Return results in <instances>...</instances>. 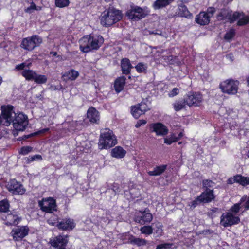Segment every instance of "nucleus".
I'll return each mask as SVG.
<instances>
[{"instance_id": "nucleus-1", "label": "nucleus", "mask_w": 249, "mask_h": 249, "mask_svg": "<svg viewBox=\"0 0 249 249\" xmlns=\"http://www.w3.org/2000/svg\"><path fill=\"white\" fill-rule=\"evenodd\" d=\"M104 42V39L101 35H87L81 39L80 49L81 52L87 53L98 50Z\"/></svg>"}, {"instance_id": "nucleus-2", "label": "nucleus", "mask_w": 249, "mask_h": 249, "mask_svg": "<svg viewBox=\"0 0 249 249\" xmlns=\"http://www.w3.org/2000/svg\"><path fill=\"white\" fill-rule=\"evenodd\" d=\"M118 143L116 136L108 128H102L98 140V146L100 150L109 149Z\"/></svg>"}, {"instance_id": "nucleus-3", "label": "nucleus", "mask_w": 249, "mask_h": 249, "mask_svg": "<svg viewBox=\"0 0 249 249\" xmlns=\"http://www.w3.org/2000/svg\"><path fill=\"white\" fill-rule=\"evenodd\" d=\"M122 18L121 11L114 8H109L102 13L101 23L104 27H109L121 20Z\"/></svg>"}, {"instance_id": "nucleus-4", "label": "nucleus", "mask_w": 249, "mask_h": 249, "mask_svg": "<svg viewBox=\"0 0 249 249\" xmlns=\"http://www.w3.org/2000/svg\"><path fill=\"white\" fill-rule=\"evenodd\" d=\"M88 124L85 119L73 121L72 116H68L63 122V131L67 130L72 133L79 131Z\"/></svg>"}, {"instance_id": "nucleus-5", "label": "nucleus", "mask_w": 249, "mask_h": 249, "mask_svg": "<svg viewBox=\"0 0 249 249\" xmlns=\"http://www.w3.org/2000/svg\"><path fill=\"white\" fill-rule=\"evenodd\" d=\"M12 123L14 128L13 133L14 135H17L18 132L25 129L28 124L27 116L22 113H18Z\"/></svg>"}, {"instance_id": "nucleus-6", "label": "nucleus", "mask_w": 249, "mask_h": 249, "mask_svg": "<svg viewBox=\"0 0 249 249\" xmlns=\"http://www.w3.org/2000/svg\"><path fill=\"white\" fill-rule=\"evenodd\" d=\"M1 123L4 120L3 124L9 126L18 113H16L14 110V107L11 105H3L1 107Z\"/></svg>"}, {"instance_id": "nucleus-7", "label": "nucleus", "mask_w": 249, "mask_h": 249, "mask_svg": "<svg viewBox=\"0 0 249 249\" xmlns=\"http://www.w3.org/2000/svg\"><path fill=\"white\" fill-rule=\"evenodd\" d=\"M203 95L200 92L190 91L186 94L183 100L189 107H199L203 101Z\"/></svg>"}, {"instance_id": "nucleus-8", "label": "nucleus", "mask_w": 249, "mask_h": 249, "mask_svg": "<svg viewBox=\"0 0 249 249\" xmlns=\"http://www.w3.org/2000/svg\"><path fill=\"white\" fill-rule=\"evenodd\" d=\"M239 81L232 79L226 80L220 85L222 91L228 94L234 95L237 93Z\"/></svg>"}, {"instance_id": "nucleus-9", "label": "nucleus", "mask_w": 249, "mask_h": 249, "mask_svg": "<svg viewBox=\"0 0 249 249\" xmlns=\"http://www.w3.org/2000/svg\"><path fill=\"white\" fill-rule=\"evenodd\" d=\"M153 219L152 214L150 213L148 208H145L143 211H139L136 212L134 220L141 225L149 223Z\"/></svg>"}, {"instance_id": "nucleus-10", "label": "nucleus", "mask_w": 249, "mask_h": 249, "mask_svg": "<svg viewBox=\"0 0 249 249\" xmlns=\"http://www.w3.org/2000/svg\"><path fill=\"white\" fill-rule=\"evenodd\" d=\"M42 43V39L37 36H33L30 37L23 39L21 47L28 51L33 50L36 47Z\"/></svg>"}, {"instance_id": "nucleus-11", "label": "nucleus", "mask_w": 249, "mask_h": 249, "mask_svg": "<svg viewBox=\"0 0 249 249\" xmlns=\"http://www.w3.org/2000/svg\"><path fill=\"white\" fill-rule=\"evenodd\" d=\"M220 223L224 227L231 226L239 224L240 218L235 216L232 213L226 212L223 213L220 217Z\"/></svg>"}, {"instance_id": "nucleus-12", "label": "nucleus", "mask_w": 249, "mask_h": 249, "mask_svg": "<svg viewBox=\"0 0 249 249\" xmlns=\"http://www.w3.org/2000/svg\"><path fill=\"white\" fill-rule=\"evenodd\" d=\"M146 15L143 9L138 6H131V9L126 13V16L128 18L134 20H140L144 18Z\"/></svg>"}, {"instance_id": "nucleus-13", "label": "nucleus", "mask_w": 249, "mask_h": 249, "mask_svg": "<svg viewBox=\"0 0 249 249\" xmlns=\"http://www.w3.org/2000/svg\"><path fill=\"white\" fill-rule=\"evenodd\" d=\"M39 206L41 210L46 213H52L56 210L55 200L50 197L39 201Z\"/></svg>"}, {"instance_id": "nucleus-14", "label": "nucleus", "mask_w": 249, "mask_h": 249, "mask_svg": "<svg viewBox=\"0 0 249 249\" xmlns=\"http://www.w3.org/2000/svg\"><path fill=\"white\" fill-rule=\"evenodd\" d=\"M7 188L9 192L16 195H22L26 191L23 185L15 179H12L8 182Z\"/></svg>"}, {"instance_id": "nucleus-15", "label": "nucleus", "mask_w": 249, "mask_h": 249, "mask_svg": "<svg viewBox=\"0 0 249 249\" xmlns=\"http://www.w3.org/2000/svg\"><path fill=\"white\" fill-rule=\"evenodd\" d=\"M29 229L27 226H20L14 229L11 232V235L15 241H19L28 234Z\"/></svg>"}, {"instance_id": "nucleus-16", "label": "nucleus", "mask_w": 249, "mask_h": 249, "mask_svg": "<svg viewBox=\"0 0 249 249\" xmlns=\"http://www.w3.org/2000/svg\"><path fill=\"white\" fill-rule=\"evenodd\" d=\"M86 117L91 124H99L100 113L95 107H91L88 109Z\"/></svg>"}, {"instance_id": "nucleus-17", "label": "nucleus", "mask_w": 249, "mask_h": 249, "mask_svg": "<svg viewBox=\"0 0 249 249\" xmlns=\"http://www.w3.org/2000/svg\"><path fill=\"white\" fill-rule=\"evenodd\" d=\"M151 131L155 132L157 136H165L168 133V129L161 123H152L150 125Z\"/></svg>"}, {"instance_id": "nucleus-18", "label": "nucleus", "mask_w": 249, "mask_h": 249, "mask_svg": "<svg viewBox=\"0 0 249 249\" xmlns=\"http://www.w3.org/2000/svg\"><path fill=\"white\" fill-rule=\"evenodd\" d=\"M227 183L229 184L237 183L243 186H246L249 185V177L243 176L241 174H236L233 177L229 178Z\"/></svg>"}, {"instance_id": "nucleus-19", "label": "nucleus", "mask_w": 249, "mask_h": 249, "mask_svg": "<svg viewBox=\"0 0 249 249\" xmlns=\"http://www.w3.org/2000/svg\"><path fill=\"white\" fill-rule=\"evenodd\" d=\"M4 223L7 226L18 224L20 221V219L17 215L11 213L6 212L1 215Z\"/></svg>"}, {"instance_id": "nucleus-20", "label": "nucleus", "mask_w": 249, "mask_h": 249, "mask_svg": "<svg viewBox=\"0 0 249 249\" xmlns=\"http://www.w3.org/2000/svg\"><path fill=\"white\" fill-rule=\"evenodd\" d=\"M199 196L201 199L203 204L210 203L214 200L216 198L214 190H205Z\"/></svg>"}, {"instance_id": "nucleus-21", "label": "nucleus", "mask_w": 249, "mask_h": 249, "mask_svg": "<svg viewBox=\"0 0 249 249\" xmlns=\"http://www.w3.org/2000/svg\"><path fill=\"white\" fill-rule=\"evenodd\" d=\"M211 17L207 12L202 11L197 15L195 18L196 22L201 25H208L210 21Z\"/></svg>"}, {"instance_id": "nucleus-22", "label": "nucleus", "mask_w": 249, "mask_h": 249, "mask_svg": "<svg viewBox=\"0 0 249 249\" xmlns=\"http://www.w3.org/2000/svg\"><path fill=\"white\" fill-rule=\"evenodd\" d=\"M126 81V78L124 76L118 77L115 80L113 87L117 93H120L124 89Z\"/></svg>"}, {"instance_id": "nucleus-23", "label": "nucleus", "mask_w": 249, "mask_h": 249, "mask_svg": "<svg viewBox=\"0 0 249 249\" xmlns=\"http://www.w3.org/2000/svg\"><path fill=\"white\" fill-rule=\"evenodd\" d=\"M121 68L123 74L128 75L130 73L133 67L128 58H124L121 61Z\"/></svg>"}, {"instance_id": "nucleus-24", "label": "nucleus", "mask_w": 249, "mask_h": 249, "mask_svg": "<svg viewBox=\"0 0 249 249\" xmlns=\"http://www.w3.org/2000/svg\"><path fill=\"white\" fill-rule=\"evenodd\" d=\"M167 168V165L161 164L156 166L153 171H149L147 174L150 176H158L162 174Z\"/></svg>"}, {"instance_id": "nucleus-25", "label": "nucleus", "mask_w": 249, "mask_h": 249, "mask_svg": "<svg viewBox=\"0 0 249 249\" xmlns=\"http://www.w3.org/2000/svg\"><path fill=\"white\" fill-rule=\"evenodd\" d=\"M126 154L125 150L120 146H117L111 150V155L112 157L122 159L125 157Z\"/></svg>"}, {"instance_id": "nucleus-26", "label": "nucleus", "mask_w": 249, "mask_h": 249, "mask_svg": "<svg viewBox=\"0 0 249 249\" xmlns=\"http://www.w3.org/2000/svg\"><path fill=\"white\" fill-rule=\"evenodd\" d=\"M175 0H156L153 3L152 7L154 10H159L169 5Z\"/></svg>"}, {"instance_id": "nucleus-27", "label": "nucleus", "mask_w": 249, "mask_h": 249, "mask_svg": "<svg viewBox=\"0 0 249 249\" xmlns=\"http://www.w3.org/2000/svg\"><path fill=\"white\" fill-rule=\"evenodd\" d=\"M128 243L133 245H137L138 247L144 246L147 243V241L144 239L137 238L131 234L128 237Z\"/></svg>"}, {"instance_id": "nucleus-28", "label": "nucleus", "mask_w": 249, "mask_h": 249, "mask_svg": "<svg viewBox=\"0 0 249 249\" xmlns=\"http://www.w3.org/2000/svg\"><path fill=\"white\" fill-rule=\"evenodd\" d=\"M178 15L181 17H185L190 18L193 17L192 14L189 12L187 7L184 4L179 5L178 8Z\"/></svg>"}, {"instance_id": "nucleus-29", "label": "nucleus", "mask_w": 249, "mask_h": 249, "mask_svg": "<svg viewBox=\"0 0 249 249\" xmlns=\"http://www.w3.org/2000/svg\"><path fill=\"white\" fill-rule=\"evenodd\" d=\"M247 198V195H244L240 199L239 202L234 204L229 210V213H232V214H236L240 211L241 205L245 201Z\"/></svg>"}, {"instance_id": "nucleus-30", "label": "nucleus", "mask_w": 249, "mask_h": 249, "mask_svg": "<svg viewBox=\"0 0 249 249\" xmlns=\"http://www.w3.org/2000/svg\"><path fill=\"white\" fill-rule=\"evenodd\" d=\"M76 226L73 219L71 218L63 219V231H72Z\"/></svg>"}, {"instance_id": "nucleus-31", "label": "nucleus", "mask_w": 249, "mask_h": 249, "mask_svg": "<svg viewBox=\"0 0 249 249\" xmlns=\"http://www.w3.org/2000/svg\"><path fill=\"white\" fill-rule=\"evenodd\" d=\"M50 243L55 249H62V236H59L51 239Z\"/></svg>"}, {"instance_id": "nucleus-32", "label": "nucleus", "mask_w": 249, "mask_h": 249, "mask_svg": "<svg viewBox=\"0 0 249 249\" xmlns=\"http://www.w3.org/2000/svg\"><path fill=\"white\" fill-rule=\"evenodd\" d=\"M79 75V73L78 71L71 69L63 74V77H66L68 79L73 81L75 80Z\"/></svg>"}, {"instance_id": "nucleus-33", "label": "nucleus", "mask_w": 249, "mask_h": 249, "mask_svg": "<svg viewBox=\"0 0 249 249\" xmlns=\"http://www.w3.org/2000/svg\"><path fill=\"white\" fill-rule=\"evenodd\" d=\"M231 11V10H229L226 8L221 9L220 12L217 15V19L219 20L229 19V17L230 16Z\"/></svg>"}, {"instance_id": "nucleus-34", "label": "nucleus", "mask_w": 249, "mask_h": 249, "mask_svg": "<svg viewBox=\"0 0 249 249\" xmlns=\"http://www.w3.org/2000/svg\"><path fill=\"white\" fill-rule=\"evenodd\" d=\"M36 72L30 69L24 70L22 72V75L28 80H34Z\"/></svg>"}, {"instance_id": "nucleus-35", "label": "nucleus", "mask_w": 249, "mask_h": 249, "mask_svg": "<svg viewBox=\"0 0 249 249\" xmlns=\"http://www.w3.org/2000/svg\"><path fill=\"white\" fill-rule=\"evenodd\" d=\"M202 188L205 190H213V187L215 185V183L212 180L208 179H205L202 180Z\"/></svg>"}, {"instance_id": "nucleus-36", "label": "nucleus", "mask_w": 249, "mask_h": 249, "mask_svg": "<svg viewBox=\"0 0 249 249\" xmlns=\"http://www.w3.org/2000/svg\"><path fill=\"white\" fill-rule=\"evenodd\" d=\"M186 104L184 101H176L172 105L174 109L176 111H179L186 107Z\"/></svg>"}, {"instance_id": "nucleus-37", "label": "nucleus", "mask_w": 249, "mask_h": 249, "mask_svg": "<svg viewBox=\"0 0 249 249\" xmlns=\"http://www.w3.org/2000/svg\"><path fill=\"white\" fill-rule=\"evenodd\" d=\"M163 59L170 65H174L178 62V56L173 55L163 56Z\"/></svg>"}, {"instance_id": "nucleus-38", "label": "nucleus", "mask_w": 249, "mask_h": 249, "mask_svg": "<svg viewBox=\"0 0 249 249\" xmlns=\"http://www.w3.org/2000/svg\"><path fill=\"white\" fill-rule=\"evenodd\" d=\"M35 82L37 84H42L45 83L47 81L46 76L44 75L38 74L36 73V76L34 79Z\"/></svg>"}, {"instance_id": "nucleus-39", "label": "nucleus", "mask_w": 249, "mask_h": 249, "mask_svg": "<svg viewBox=\"0 0 249 249\" xmlns=\"http://www.w3.org/2000/svg\"><path fill=\"white\" fill-rule=\"evenodd\" d=\"M201 203H203L202 201L199 196H198L194 200L189 203L188 206L190 207V209H194Z\"/></svg>"}, {"instance_id": "nucleus-40", "label": "nucleus", "mask_w": 249, "mask_h": 249, "mask_svg": "<svg viewBox=\"0 0 249 249\" xmlns=\"http://www.w3.org/2000/svg\"><path fill=\"white\" fill-rule=\"evenodd\" d=\"M131 114L135 119H138L143 114L141 112L140 108L136 105L131 106Z\"/></svg>"}, {"instance_id": "nucleus-41", "label": "nucleus", "mask_w": 249, "mask_h": 249, "mask_svg": "<svg viewBox=\"0 0 249 249\" xmlns=\"http://www.w3.org/2000/svg\"><path fill=\"white\" fill-rule=\"evenodd\" d=\"M9 208V204L7 199L0 201V211L4 213L7 212Z\"/></svg>"}, {"instance_id": "nucleus-42", "label": "nucleus", "mask_w": 249, "mask_h": 249, "mask_svg": "<svg viewBox=\"0 0 249 249\" xmlns=\"http://www.w3.org/2000/svg\"><path fill=\"white\" fill-rule=\"evenodd\" d=\"M235 36V31L233 28L230 29L226 33L224 38L226 40H230L232 39Z\"/></svg>"}, {"instance_id": "nucleus-43", "label": "nucleus", "mask_w": 249, "mask_h": 249, "mask_svg": "<svg viewBox=\"0 0 249 249\" xmlns=\"http://www.w3.org/2000/svg\"><path fill=\"white\" fill-rule=\"evenodd\" d=\"M153 228L151 226H143L140 229V231L142 233L147 235H150L153 233Z\"/></svg>"}, {"instance_id": "nucleus-44", "label": "nucleus", "mask_w": 249, "mask_h": 249, "mask_svg": "<svg viewBox=\"0 0 249 249\" xmlns=\"http://www.w3.org/2000/svg\"><path fill=\"white\" fill-rule=\"evenodd\" d=\"M241 16V14L238 12H235L232 14V11H231L230 16L229 18V21L231 23H233L235 21L238 19Z\"/></svg>"}, {"instance_id": "nucleus-45", "label": "nucleus", "mask_w": 249, "mask_h": 249, "mask_svg": "<svg viewBox=\"0 0 249 249\" xmlns=\"http://www.w3.org/2000/svg\"><path fill=\"white\" fill-rule=\"evenodd\" d=\"M41 10V7L40 6H36V4L33 2H32L31 3V5L28 7H27L25 9V12L28 13H31L33 12L34 10Z\"/></svg>"}, {"instance_id": "nucleus-46", "label": "nucleus", "mask_w": 249, "mask_h": 249, "mask_svg": "<svg viewBox=\"0 0 249 249\" xmlns=\"http://www.w3.org/2000/svg\"><path fill=\"white\" fill-rule=\"evenodd\" d=\"M137 71L139 73L146 72L147 66L142 62H139L135 66Z\"/></svg>"}, {"instance_id": "nucleus-47", "label": "nucleus", "mask_w": 249, "mask_h": 249, "mask_svg": "<svg viewBox=\"0 0 249 249\" xmlns=\"http://www.w3.org/2000/svg\"><path fill=\"white\" fill-rule=\"evenodd\" d=\"M174 245L172 243H165L158 245L156 249H170L173 248Z\"/></svg>"}, {"instance_id": "nucleus-48", "label": "nucleus", "mask_w": 249, "mask_h": 249, "mask_svg": "<svg viewBox=\"0 0 249 249\" xmlns=\"http://www.w3.org/2000/svg\"><path fill=\"white\" fill-rule=\"evenodd\" d=\"M136 106L138 107L139 108H140L141 112L143 114H144L146 111L149 110L147 105L144 102H142L141 103L138 104Z\"/></svg>"}, {"instance_id": "nucleus-49", "label": "nucleus", "mask_w": 249, "mask_h": 249, "mask_svg": "<svg viewBox=\"0 0 249 249\" xmlns=\"http://www.w3.org/2000/svg\"><path fill=\"white\" fill-rule=\"evenodd\" d=\"M177 142L178 141L176 139V136L174 134H173L170 137L164 139V143L168 145H171L173 142Z\"/></svg>"}, {"instance_id": "nucleus-50", "label": "nucleus", "mask_w": 249, "mask_h": 249, "mask_svg": "<svg viewBox=\"0 0 249 249\" xmlns=\"http://www.w3.org/2000/svg\"><path fill=\"white\" fill-rule=\"evenodd\" d=\"M249 23V16H246L240 18L237 22V25L239 26L247 25Z\"/></svg>"}, {"instance_id": "nucleus-51", "label": "nucleus", "mask_w": 249, "mask_h": 249, "mask_svg": "<svg viewBox=\"0 0 249 249\" xmlns=\"http://www.w3.org/2000/svg\"><path fill=\"white\" fill-rule=\"evenodd\" d=\"M33 148L29 146H23L21 148L19 153L20 154L25 155L28 154L32 151Z\"/></svg>"}, {"instance_id": "nucleus-52", "label": "nucleus", "mask_w": 249, "mask_h": 249, "mask_svg": "<svg viewBox=\"0 0 249 249\" xmlns=\"http://www.w3.org/2000/svg\"><path fill=\"white\" fill-rule=\"evenodd\" d=\"M28 160L30 161H33L34 160H42V157L40 155H35L28 158Z\"/></svg>"}, {"instance_id": "nucleus-53", "label": "nucleus", "mask_w": 249, "mask_h": 249, "mask_svg": "<svg viewBox=\"0 0 249 249\" xmlns=\"http://www.w3.org/2000/svg\"><path fill=\"white\" fill-rule=\"evenodd\" d=\"M179 93V89L177 88H174L171 91H170L169 95L170 97H174Z\"/></svg>"}, {"instance_id": "nucleus-54", "label": "nucleus", "mask_w": 249, "mask_h": 249, "mask_svg": "<svg viewBox=\"0 0 249 249\" xmlns=\"http://www.w3.org/2000/svg\"><path fill=\"white\" fill-rule=\"evenodd\" d=\"M147 123L146 120L144 119L139 120L135 124L136 128H138L141 127L142 125L145 124Z\"/></svg>"}, {"instance_id": "nucleus-55", "label": "nucleus", "mask_w": 249, "mask_h": 249, "mask_svg": "<svg viewBox=\"0 0 249 249\" xmlns=\"http://www.w3.org/2000/svg\"><path fill=\"white\" fill-rule=\"evenodd\" d=\"M242 205V207L245 209V210H249V196H247L246 199L244 201Z\"/></svg>"}, {"instance_id": "nucleus-56", "label": "nucleus", "mask_w": 249, "mask_h": 249, "mask_svg": "<svg viewBox=\"0 0 249 249\" xmlns=\"http://www.w3.org/2000/svg\"><path fill=\"white\" fill-rule=\"evenodd\" d=\"M215 9L214 7H210L208 8L207 13H208V14H210L212 16H213V14L215 13Z\"/></svg>"}, {"instance_id": "nucleus-57", "label": "nucleus", "mask_w": 249, "mask_h": 249, "mask_svg": "<svg viewBox=\"0 0 249 249\" xmlns=\"http://www.w3.org/2000/svg\"><path fill=\"white\" fill-rule=\"evenodd\" d=\"M55 4L56 6L62 8V0H56Z\"/></svg>"}, {"instance_id": "nucleus-58", "label": "nucleus", "mask_w": 249, "mask_h": 249, "mask_svg": "<svg viewBox=\"0 0 249 249\" xmlns=\"http://www.w3.org/2000/svg\"><path fill=\"white\" fill-rule=\"evenodd\" d=\"M68 237V236L67 235L65 236L63 235V248H65V247L67 245V244L68 242V240L67 239Z\"/></svg>"}, {"instance_id": "nucleus-59", "label": "nucleus", "mask_w": 249, "mask_h": 249, "mask_svg": "<svg viewBox=\"0 0 249 249\" xmlns=\"http://www.w3.org/2000/svg\"><path fill=\"white\" fill-rule=\"evenodd\" d=\"M183 134L182 132H179V133L178 134V136H176V139L177 140V141H178L179 140H180L182 137H183Z\"/></svg>"}, {"instance_id": "nucleus-60", "label": "nucleus", "mask_w": 249, "mask_h": 249, "mask_svg": "<svg viewBox=\"0 0 249 249\" xmlns=\"http://www.w3.org/2000/svg\"><path fill=\"white\" fill-rule=\"evenodd\" d=\"M69 3V0H63V7L68 6Z\"/></svg>"}, {"instance_id": "nucleus-61", "label": "nucleus", "mask_w": 249, "mask_h": 249, "mask_svg": "<svg viewBox=\"0 0 249 249\" xmlns=\"http://www.w3.org/2000/svg\"><path fill=\"white\" fill-rule=\"evenodd\" d=\"M16 69H17V70H24V69L23 68L21 64L17 65L16 66Z\"/></svg>"}, {"instance_id": "nucleus-62", "label": "nucleus", "mask_w": 249, "mask_h": 249, "mask_svg": "<svg viewBox=\"0 0 249 249\" xmlns=\"http://www.w3.org/2000/svg\"><path fill=\"white\" fill-rule=\"evenodd\" d=\"M48 130V128L43 129L41 130H40V131H38V132H37V134L43 133H45V132H47Z\"/></svg>"}, {"instance_id": "nucleus-63", "label": "nucleus", "mask_w": 249, "mask_h": 249, "mask_svg": "<svg viewBox=\"0 0 249 249\" xmlns=\"http://www.w3.org/2000/svg\"><path fill=\"white\" fill-rule=\"evenodd\" d=\"M26 63V68H30L32 65V62L30 61H26L25 62Z\"/></svg>"}, {"instance_id": "nucleus-64", "label": "nucleus", "mask_w": 249, "mask_h": 249, "mask_svg": "<svg viewBox=\"0 0 249 249\" xmlns=\"http://www.w3.org/2000/svg\"><path fill=\"white\" fill-rule=\"evenodd\" d=\"M21 65H22L23 68L24 69L25 68H26V63H25V62H24V63H21Z\"/></svg>"}]
</instances>
